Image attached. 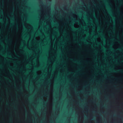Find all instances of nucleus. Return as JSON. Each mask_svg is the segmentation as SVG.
<instances>
[{
    "label": "nucleus",
    "instance_id": "obj_4",
    "mask_svg": "<svg viewBox=\"0 0 123 123\" xmlns=\"http://www.w3.org/2000/svg\"><path fill=\"white\" fill-rule=\"evenodd\" d=\"M107 36H108V35H107Z\"/></svg>",
    "mask_w": 123,
    "mask_h": 123
},
{
    "label": "nucleus",
    "instance_id": "obj_2",
    "mask_svg": "<svg viewBox=\"0 0 123 123\" xmlns=\"http://www.w3.org/2000/svg\"><path fill=\"white\" fill-rule=\"evenodd\" d=\"M41 71L40 70L38 71L37 72V73L38 74H41Z\"/></svg>",
    "mask_w": 123,
    "mask_h": 123
},
{
    "label": "nucleus",
    "instance_id": "obj_1",
    "mask_svg": "<svg viewBox=\"0 0 123 123\" xmlns=\"http://www.w3.org/2000/svg\"><path fill=\"white\" fill-rule=\"evenodd\" d=\"M74 26L75 28H78L79 27V25L75 23L74 25Z\"/></svg>",
    "mask_w": 123,
    "mask_h": 123
},
{
    "label": "nucleus",
    "instance_id": "obj_3",
    "mask_svg": "<svg viewBox=\"0 0 123 123\" xmlns=\"http://www.w3.org/2000/svg\"><path fill=\"white\" fill-rule=\"evenodd\" d=\"M113 48H117L116 46H114L113 47Z\"/></svg>",
    "mask_w": 123,
    "mask_h": 123
}]
</instances>
